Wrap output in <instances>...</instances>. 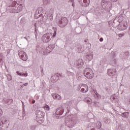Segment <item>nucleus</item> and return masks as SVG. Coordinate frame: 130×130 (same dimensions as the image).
I'll list each match as a JSON object with an SVG mask.
<instances>
[{
	"label": "nucleus",
	"mask_w": 130,
	"mask_h": 130,
	"mask_svg": "<svg viewBox=\"0 0 130 130\" xmlns=\"http://www.w3.org/2000/svg\"><path fill=\"white\" fill-rule=\"evenodd\" d=\"M83 74L84 75L85 77L87 79L90 80L94 78V73H93V70L89 68H86L84 70Z\"/></svg>",
	"instance_id": "obj_1"
},
{
	"label": "nucleus",
	"mask_w": 130,
	"mask_h": 130,
	"mask_svg": "<svg viewBox=\"0 0 130 130\" xmlns=\"http://www.w3.org/2000/svg\"><path fill=\"white\" fill-rule=\"evenodd\" d=\"M72 66L75 67V68H77V69H81L84 66V60L81 59H78L76 61L75 63H72Z\"/></svg>",
	"instance_id": "obj_2"
},
{
	"label": "nucleus",
	"mask_w": 130,
	"mask_h": 130,
	"mask_svg": "<svg viewBox=\"0 0 130 130\" xmlns=\"http://www.w3.org/2000/svg\"><path fill=\"white\" fill-rule=\"evenodd\" d=\"M18 55L22 60L26 61V60L28 59V56L27 55V54L25 51L22 50H18Z\"/></svg>",
	"instance_id": "obj_3"
},
{
	"label": "nucleus",
	"mask_w": 130,
	"mask_h": 130,
	"mask_svg": "<svg viewBox=\"0 0 130 130\" xmlns=\"http://www.w3.org/2000/svg\"><path fill=\"white\" fill-rule=\"evenodd\" d=\"M54 45L53 44H51L49 45L46 48L45 50L43 49L42 50V51H40V52H41L42 54H45L46 53H49L50 52H51V51H52V50H53V49H54Z\"/></svg>",
	"instance_id": "obj_4"
},
{
	"label": "nucleus",
	"mask_w": 130,
	"mask_h": 130,
	"mask_svg": "<svg viewBox=\"0 0 130 130\" xmlns=\"http://www.w3.org/2000/svg\"><path fill=\"white\" fill-rule=\"evenodd\" d=\"M68 19L66 17H61L59 20L58 22V26L61 27V28H63V27H66L67 25H68Z\"/></svg>",
	"instance_id": "obj_5"
},
{
	"label": "nucleus",
	"mask_w": 130,
	"mask_h": 130,
	"mask_svg": "<svg viewBox=\"0 0 130 130\" xmlns=\"http://www.w3.org/2000/svg\"><path fill=\"white\" fill-rule=\"evenodd\" d=\"M52 36V34H51V33L45 34L42 36V40L43 42H45V43L49 42V41L51 40Z\"/></svg>",
	"instance_id": "obj_6"
},
{
	"label": "nucleus",
	"mask_w": 130,
	"mask_h": 130,
	"mask_svg": "<svg viewBox=\"0 0 130 130\" xmlns=\"http://www.w3.org/2000/svg\"><path fill=\"white\" fill-rule=\"evenodd\" d=\"M101 5L104 9H107L108 11H110L111 9V4L110 3L108 5V1L106 0H102Z\"/></svg>",
	"instance_id": "obj_7"
},
{
	"label": "nucleus",
	"mask_w": 130,
	"mask_h": 130,
	"mask_svg": "<svg viewBox=\"0 0 130 130\" xmlns=\"http://www.w3.org/2000/svg\"><path fill=\"white\" fill-rule=\"evenodd\" d=\"M8 10H9L10 12L14 14L15 13H19L20 11L16 10L17 9V5L13 6V4H11L8 8Z\"/></svg>",
	"instance_id": "obj_8"
},
{
	"label": "nucleus",
	"mask_w": 130,
	"mask_h": 130,
	"mask_svg": "<svg viewBox=\"0 0 130 130\" xmlns=\"http://www.w3.org/2000/svg\"><path fill=\"white\" fill-rule=\"evenodd\" d=\"M116 69H110L108 70L107 74L110 77H114L116 76Z\"/></svg>",
	"instance_id": "obj_9"
},
{
	"label": "nucleus",
	"mask_w": 130,
	"mask_h": 130,
	"mask_svg": "<svg viewBox=\"0 0 130 130\" xmlns=\"http://www.w3.org/2000/svg\"><path fill=\"white\" fill-rule=\"evenodd\" d=\"M127 28V24H126V22L123 21V23L122 24H119L118 29L120 30V31H123L125 30Z\"/></svg>",
	"instance_id": "obj_10"
},
{
	"label": "nucleus",
	"mask_w": 130,
	"mask_h": 130,
	"mask_svg": "<svg viewBox=\"0 0 130 130\" xmlns=\"http://www.w3.org/2000/svg\"><path fill=\"white\" fill-rule=\"evenodd\" d=\"M64 111V107L62 106L61 107H59L57 109L56 111V115H62V113Z\"/></svg>",
	"instance_id": "obj_11"
},
{
	"label": "nucleus",
	"mask_w": 130,
	"mask_h": 130,
	"mask_svg": "<svg viewBox=\"0 0 130 130\" xmlns=\"http://www.w3.org/2000/svg\"><path fill=\"white\" fill-rule=\"evenodd\" d=\"M80 89L81 92H82V93H87L89 91V87L86 84L82 85Z\"/></svg>",
	"instance_id": "obj_12"
},
{
	"label": "nucleus",
	"mask_w": 130,
	"mask_h": 130,
	"mask_svg": "<svg viewBox=\"0 0 130 130\" xmlns=\"http://www.w3.org/2000/svg\"><path fill=\"white\" fill-rule=\"evenodd\" d=\"M93 55L94 53H93V52H89L86 53L85 56L88 60L90 61L91 59H93Z\"/></svg>",
	"instance_id": "obj_13"
},
{
	"label": "nucleus",
	"mask_w": 130,
	"mask_h": 130,
	"mask_svg": "<svg viewBox=\"0 0 130 130\" xmlns=\"http://www.w3.org/2000/svg\"><path fill=\"white\" fill-rule=\"evenodd\" d=\"M45 113L42 111H37L36 112L37 118L40 117H44Z\"/></svg>",
	"instance_id": "obj_14"
},
{
	"label": "nucleus",
	"mask_w": 130,
	"mask_h": 130,
	"mask_svg": "<svg viewBox=\"0 0 130 130\" xmlns=\"http://www.w3.org/2000/svg\"><path fill=\"white\" fill-rule=\"evenodd\" d=\"M89 2L88 3V1L87 0H83V3H81L80 5L81 7H83V8H87V7H89V5H90V0H88Z\"/></svg>",
	"instance_id": "obj_15"
},
{
	"label": "nucleus",
	"mask_w": 130,
	"mask_h": 130,
	"mask_svg": "<svg viewBox=\"0 0 130 130\" xmlns=\"http://www.w3.org/2000/svg\"><path fill=\"white\" fill-rule=\"evenodd\" d=\"M118 18H115V19L113 20V23H112V26L114 28H116L120 23L119 21L118 20Z\"/></svg>",
	"instance_id": "obj_16"
},
{
	"label": "nucleus",
	"mask_w": 130,
	"mask_h": 130,
	"mask_svg": "<svg viewBox=\"0 0 130 130\" xmlns=\"http://www.w3.org/2000/svg\"><path fill=\"white\" fill-rule=\"evenodd\" d=\"M52 96L53 99H57L58 100H60L61 99V96H60L58 94L52 93Z\"/></svg>",
	"instance_id": "obj_17"
},
{
	"label": "nucleus",
	"mask_w": 130,
	"mask_h": 130,
	"mask_svg": "<svg viewBox=\"0 0 130 130\" xmlns=\"http://www.w3.org/2000/svg\"><path fill=\"white\" fill-rule=\"evenodd\" d=\"M54 77H55V79L53 78V76H52L51 77V79L52 80H54V82H57L59 79V76H58V73H56L54 75Z\"/></svg>",
	"instance_id": "obj_18"
},
{
	"label": "nucleus",
	"mask_w": 130,
	"mask_h": 130,
	"mask_svg": "<svg viewBox=\"0 0 130 130\" xmlns=\"http://www.w3.org/2000/svg\"><path fill=\"white\" fill-rule=\"evenodd\" d=\"M36 121L39 123H43V122L44 121V117H40V118H37Z\"/></svg>",
	"instance_id": "obj_19"
},
{
	"label": "nucleus",
	"mask_w": 130,
	"mask_h": 130,
	"mask_svg": "<svg viewBox=\"0 0 130 130\" xmlns=\"http://www.w3.org/2000/svg\"><path fill=\"white\" fill-rule=\"evenodd\" d=\"M66 125L68 126V127H70V128L72 127H74V125H75V123H74V121L72 120L71 121H69V123H66Z\"/></svg>",
	"instance_id": "obj_20"
},
{
	"label": "nucleus",
	"mask_w": 130,
	"mask_h": 130,
	"mask_svg": "<svg viewBox=\"0 0 130 130\" xmlns=\"http://www.w3.org/2000/svg\"><path fill=\"white\" fill-rule=\"evenodd\" d=\"M16 6L17 8V10H19L18 11H20V12H21V11H22V8L24 6L23 5V4H20V3H18Z\"/></svg>",
	"instance_id": "obj_21"
},
{
	"label": "nucleus",
	"mask_w": 130,
	"mask_h": 130,
	"mask_svg": "<svg viewBox=\"0 0 130 130\" xmlns=\"http://www.w3.org/2000/svg\"><path fill=\"white\" fill-rule=\"evenodd\" d=\"M4 102L7 103L8 105H10L11 103H13V100L12 99H5L4 100Z\"/></svg>",
	"instance_id": "obj_22"
},
{
	"label": "nucleus",
	"mask_w": 130,
	"mask_h": 130,
	"mask_svg": "<svg viewBox=\"0 0 130 130\" xmlns=\"http://www.w3.org/2000/svg\"><path fill=\"white\" fill-rule=\"evenodd\" d=\"M116 19H118L117 20L119 21V22H120V23L123 21V17L122 15L117 16Z\"/></svg>",
	"instance_id": "obj_23"
},
{
	"label": "nucleus",
	"mask_w": 130,
	"mask_h": 130,
	"mask_svg": "<svg viewBox=\"0 0 130 130\" xmlns=\"http://www.w3.org/2000/svg\"><path fill=\"white\" fill-rule=\"evenodd\" d=\"M129 114V112H126L122 113L121 114L122 117H124V118H127L128 117V115Z\"/></svg>",
	"instance_id": "obj_24"
},
{
	"label": "nucleus",
	"mask_w": 130,
	"mask_h": 130,
	"mask_svg": "<svg viewBox=\"0 0 130 130\" xmlns=\"http://www.w3.org/2000/svg\"><path fill=\"white\" fill-rule=\"evenodd\" d=\"M97 128H101V126H102V124L101 123V122L100 121H98L96 123V125Z\"/></svg>",
	"instance_id": "obj_25"
},
{
	"label": "nucleus",
	"mask_w": 130,
	"mask_h": 130,
	"mask_svg": "<svg viewBox=\"0 0 130 130\" xmlns=\"http://www.w3.org/2000/svg\"><path fill=\"white\" fill-rule=\"evenodd\" d=\"M10 2H11V4H12V6H16L17 2L19 0H9Z\"/></svg>",
	"instance_id": "obj_26"
},
{
	"label": "nucleus",
	"mask_w": 130,
	"mask_h": 130,
	"mask_svg": "<svg viewBox=\"0 0 130 130\" xmlns=\"http://www.w3.org/2000/svg\"><path fill=\"white\" fill-rule=\"evenodd\" d=\"M7 80L8 81H12V79L13 78L12 77V76L10 74H7Z\"/></svg>",
	"instance_id": "obj_27"
},
{
	"label": "nucleus",
	"mask_w": 130,
	"mask_h": 130,
	"mask_svg": "<svg viewBox=\"0 0 130 130\" xmlns=\"http://www.w3.org/2000/svg\"><path fill=\"white\" fill-rule=\"evenodd\" d=\"M50 3V0H43L44 5H48Z\"/></svg>",
	"instance_id": "obj_28"
},
{
	"label": "nucleus",
	"mask_w": 130,
	"mask_h": 130,
	"mask_svg": "<svg viewBox=\"0 0 130 130\" xmlns=\"http://www.w3.org/2000/svg\"><path fill=\"white\" fill-rule=\"evenodd\" d=\"M44 108L45 110H47V111H48L49 110V109H50V108H49V106H48V105H46V106H44Z\"/></svg>",
	"instance_id": "obj_29"
},
{
	"label": "nucleus",
	"mask_w": 130,
	"mask_h": 130,
	"mask_svg": "<svg viewBox=\"0 0 130 130\" xmlns=\"http://www.w3.org/2000/svg\"><path fill=\"white\" fill-rule=\"evenodd\" d=\"M34 26L35 27V36H36V37L37 36V29H36V23H35L34 24Z\"/></svg>",
	"instance_id": "obj_30"
},
{
	"label": "nucleus",
	"mask_w": 130,
	"mask_h": 130,
	"mask_svg": "<svg viewBox=\"0 0 130 130\" xmlns=\"http://www.w3.org/2000/svg\"><path fill=\"white\" fill-rule=\"evenodd\" d=\"M77 80H78V81H80V80H81V79H82V77H81V76H80V74L77 75Z\"/></svg>",
	"instance_id": "obj_31"
},
{
	"label": "nucleus",
	"mask_w": 130,
	"mask_h": 130,
	"mask_svg": "<svg viewBox=\"0 0 130 130\" xmlns=\"http://www.w3.org/2000/svg\"><path fill=\"white\" fill-rule=\"evenodd\" d=\"M67 74L68 76H73L74 75V73L73 72H71L70 71H67Z\"/></svg>",
	"instance_id": "obj_32"
},
{
	"label": "nucleus",
	"mask_w": 130,
	"mask_h": 130,
	"mask_svg": "<svg viewBox=\"0 0 130 130\" xmlns=\"http://www.w3.org/2000/svg\"><path fill=\"white\" fill-rule=\"evenodd\" d=\"M27 76H28V73H21L22 77H27Z\"/></svg>",
	"instance_id": "obj_33"
},
{
	"label": "nucleus",
	"mask_w": 130,
	"mask_h": 130,
	"mask_svg": "<svg viewBox=\"0 0 130 130\" xmlns=\"http://www.w3.org/2000/svg\"><path fill=\"white\" fill-rule=\"evenodd\" d=\"M125 56H126V57H128L129 56V52L127 51L125 53Z\"/></svg>",
	"instance_id": "obj_34"
},
{
	"label": "nucleus",
	"mask_w": 130,
	"mask_h": 130,
	"mask_svg": "<svg viewBox=\"0 0 130 130\" xmlns=\"http://www.w3.org/2000/svg\"><path fill=\"white\" fill-rule=\"evenodd\" d=\"M36 128V125H32L30 126V129L31 130H35Z\"/></svg>",
	"instance_id": "obj_35"
},
{
	"label": "nucleus",
	"mask_w": 130,
	"mask_h": 130,
	"mask_svg": "<svg viewBox=\"0 0 130 130\" xmlns=\"http://www.w3.org/2000/svg\"><path fill=\"white\" fill-rule=\"evenodd\" d=\"M66 108L67 109V112H66V114H67V113H70V107L68 106Z\"/></svg>",
	"instance_id": "obj_36"
},
{
	"label": "nucleus",
	"mask_w": 130,
	"mask_h": 130,
	"mask_svg": "<svg viewBox=\"0 0 130 130\" xmlns=\"http://www.w3.org/2000/svg\"><path fill=\"white\" fill-rule=\"evenodd\" d=\"M56 36V30H54V34L52 36L53 37H55V36Z\"/></svg>",
	"instance_id": "obj_37"
},
{
	"label": "nucleus",
	"mask_w": 130,
	"mask_h": 130,
	"mask_svg": "<svg viewBox=\"0 0 130 130\" xmlns=\"http://www.w3.org/2000/svg\"><path fill=\"white\" fill-rule=\"evenodd\" d=\"M16 74H17L18 76H22V73H20L19 71L16 72Z\"/></svg>",
	"instance_id": "obj_38"
},
{
	"label": "nucleus",
	"mask_w": 130,
	"mask_h": 130,
	"mask_svg": "<svg viewBox=\"0 0 130 130\" xmlns=\"http://www.w3.org/2000/svg\"><path fill=\"white\" fill-rule=\"evenodd\" d=\"M3 58H4V55H3V54H0V59Z\"/></svg>",
	"instance_id": "obj_39"
},
{
	"label": "nucleus",
	"mask_w": 130,
	"mask_h": 130,
	"mask_svg": "<svg viewBox=\"0 0 130 130\" xmlns=\"http://www.w3.org/2000/svg\"><path fill=\"white\" fill-rule=\"evenodd\" d=\"M93 92H94V94H95V95H97V94H98V92H97V91L93 90Z\"/></svg>",
	"instance_id": "obj_40"
},
{
	"label": "nucleus",
	"mask_w": 130,
	"mask_h": 130,
	"mask_svg": "<svg viewBox=\"0 0 130 130\" xmlns=\"http://www.w3.org/2000/svg\"><path fill=\"white\" fill-rule=\"evenodd\" d=\"M96 95L97 96L98 98H101V95L99 94L98 93L96 94Z\"/></svg>",
	"instance_id": "obj_41"
},
{
	"label": "nucleus",
	"mask_w": 130,
	"mask_h": 130,
	"mask_svg": "<svg viewBox=\"0 0 130 130\" xmlns=\"http://www.w3.org/2000/svg\"><path fill=\"white\" fill-rule=\"evenodd\" d=\"M3 114V111L2 110H0V117L2 116Z\"/></svg>",
	"instance_id": "obj_42"
},
{
	"label": "nucleus",
	"mask_w": 130,
	"mask_h": 130,
	"mask_svg": "<svg viewBox=\"0 0 130 130\" xmlns=\"http://www.w3.org/2000/svg\"><path fill=\"white\" fill-rule=\"evenodd\" d=\"M100 41L101 42H102V41H103V38H101L100 39Z\"/></svg>",
	"instance_id": "obj_43"
},
{
	"label": "nucleus",
	"mask_w": 130,
	"mask_h": 130,
	"mask_svg": "<svg viewBox=\"0 0 130 130\" xmlns=\"http://www.w3.org/2000/svg\"><path fill=\"white\" fill-rule=\"evenodd\" d=\"M23 85L24 86H28V83H24V84H23Z\"/></svg>",
	"instance_id": "obj_44"
},
{
	"label": "nucleus",
	"mask_w": 130,
	"mask_h": 130,
	"mask_svg": "<svg viewBox=\"0 0 130 130\" xmlns=\"http://www.w3.org/2000/svg\"><path fill=\"white\" fill-rule=\"evenodd\" d=\"M113 100H115L116 99V96H112Z\"/></svg>",
	"instance_id": "obj_45"
},
{
	"label": "nucleus",
	"mask_w": 130,
	"mask_h": 130,
	"mask_svg": "<svg viewBox=\"0 0 130 130\" xmlns=\"http://www.w3.org/2000/svg\"><path fill=\"white\" fill-rule=\"evenodd\" d=\"M22 106L23 107V108H25V105H24V102H22Z\"/></svg>",
	"instance_id": "obj_46"
},
{
	"label": "nucleus",
	"mask_w": 130,
	"mask_h": 130,
	"mask_svg": "<svg viewBox=\"0 0 130 130\" xmlns=\"http://www.w3.org/2000/svg\"><path fill=\"white\" fill-rule=\"evenodd\" d=\"M88 39H85V40H84V42H88Z\"/></svg>",
	"instance_id": "obj_47"
},
{
	"label": "nucleus",
	"mask_w": 130,
	"mask_h": 130,
	"mask_svg": "<svg viewBox=\"0 0 130 130\" xmlns=\"http://www.w3.org/2000/svg\"><path fill=\"white\" fill-rule=\"evenodd\" d=\"M113 61L114 62V63H116V59H114Z\"/></svg>",
	"instance_id": "obj_48"
},
{
	"label": "nucleus",
	"mask_w": 130,
	"mask_h": 130,
	"mask_svg": "<svg viewBox=\"0 0 130 130\" xmlns=\"http://www.w3.org/2000/svg\"><path fill=\"white\" fill-rule=\"evenodd\" d=\"M31 103H32V104H34V103H35V100L32 101Z\"/></svg>",
	"instance_id": "obj_49"
},
{
	"label": "nucleus",
	"mask_w": 130,
	"mask_h": 130,
	"mask_svg": "<svg viewBox=\"0 0 130 130\" xmlns=\"http://www.w3.org/2000/svg\"><path fill=\"white\" fill-rule=\"evenodd\" d=\"M86 102H87V103H90V100H86Z\"/></svg>",
	"instance_id": "obj_50"
},
{
	"label": "nucleus",
	"mask_w": 130,
	"mask_h": 130,
	"mask_svg": "<svg viewBox=\"0 0 130 130\" xmlns=\"http://www.w3.org/2000/svg\"><path fill=\"white\" fill-rule=\"evenodd\" d=\"M20 87H21V88H24V85H23V84L20 85Z\"/></svg>",
	"instance_id": "obj_51"
},
{
	"label": "nucleus",
	"mask_w": 130,
	"mask_h": 130,
	"mask_svg": "<svg viewBox=\"0 0 130 130\" xmlns=\"http://www.w3.org/2000/svg\"><path fill=\"white\" fill-rule=\"evenodd\" d=\"M124 36V34H123V35L122 34H120V36Z\"/></svg>",
	"instance_id": "obj_52"
},
{
	"label": "nucleus",
	"mask_w": 130,
	"mask_h": 130,
	"mask_svg": "<svg viewBox=\"0 0 130 130\" xmlns=\"http://www.w3.org/2000/svg\"><path fill=\"white\" fill-rule=\"evenodd\" d=\"M41 73H42V74H44V73L43 72V69L42 70Z\"/></svg>",
	"instance_id": "obj_53"
},
{
	"label": "nucleus",
	"mask_w": 130,
	"mask_h": 130,
	"mask_svg": "<svg viewBox=\"0 0 130 130\" xmlns=\"http://www.w3.org/2000/svg\"><path fill=\"white\" fill-rule=\"evenodd\" d=\"M106 91H108V88H106Z\"/></svg>",
	"instance_id": "obj_54"
},
{
	"label": "nucleus",
	"mask_w": 130,
	"mask_h": 130,
	"mask_svg": "<svg viewBox=\"0 0 130 130\" xmlns=\"http://www.w3.org/2000/svg\"><path fill=\"white\" fill-rule=\"evenodd\" d=\"M59 76H60V77H61V74H58Z\"/></svg>",
	"instance_id": "obj_55"
},
{
	"label": "nucleus",
	"mask_w": 130,
	"mask_h": 130,
	"mask_svg": "<svg viewBox=\"0 0 130 130\" xmlns=\"http://www.w3.org/2000/svg\"><path fill=\"white\" fill-rule=\"evenodd\" d=\"M89 88V89H92V86H90Z\"/></svg>",
	"instance_id": "obj_56"
},
{
	"label": "nucleus",
	"mask_w": 130,
	"mask_h": 130,
	"mask_svg": "<svg viewBox=\"0 0 130 130\" xmlns=\"http://www.w3.org/2000/svg\"><path fill=\"white\" fill-rule=\"evenodd\" d=\"M42 16V14H41L39 15V17H41Z\"/></svg>",
	"instance_id": "obj_57"
},
{
	"label": "nucleus",
	"mask_w": 130,
	"mask_h": 130,
	"mask_svg": "<svg viewBox=\"0 0 130 130\" xmlns=\"http://www.w3.org/2000/svg\"><path fill=\"white\" fill-rule=\"evenodd\" d=\"M24 39H26V40H27V38L26 37H24Z\"/></svg>",
	"instance_id": "obj_58"
},
{
	"label": "nucleus",
	"mask_w": 130,
	"mask_h": 130,
	"mask_svg": "<svg viewBox=\"0 0 130 130\" xmlns=\"http://www.w3.org/2000/svg\"><path fill=\"white\" fill-rule=\"evenodd\" d=\"M100 130H104V129H100Z\"/></svg>",
	"instance_id": "obj_59"
},
{
	"label": "nucleus",
	"mask_w": 130,
	"mask_h": 130,
	"mask_svg": "<svg viewBox=\"0 0 130 130\" xmlns=\"http://www.w3.org/2000/svg\"><path fill=\"white\" fill-rule=\"evenodd\" d=\"M72 6L74 7V4H72Z\"/></svg>",
	"instance_id": "obj_60"
},
{
	"label": "nucleus",
	"mask_w": 130,
	"mask_h": 130,
	"mask_svg": "<svg viewBox=\"0 0 130 130\" xmlns=\"http://www.w3.org/2000/svg\"><path fill=\"white\" fill-rule=\"evenodd\" d=\"M6 121H7V120H5V122H6Z\"/></svg>",
	"instance_id": "obj_61"
}]
</instances>
